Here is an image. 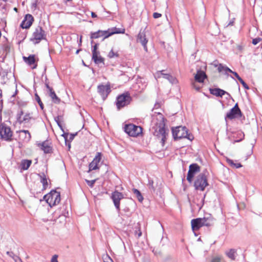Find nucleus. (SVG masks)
<instances>
[{"label": "nucleus", "mask_w": 262, "mask_h": 262, "mask_svg": "<svg viewBox=\"0 0 262 262\" xmlns=\"http://www.w3.org/2000/svg\"><path fill=\"white\" fill-rule=\"evenodd\" d=\"M222 259V256L221 255L213 256L210 262H221Z\"/></svg>", "instance_id": "f704fd0d"}, {"label": "nucleus", "mask_w": 262, "mask_h": 262, "mask_svg": "<svg viewBox=\"0 0 262 262\" xmlns=\"http://www.w3.org/2000/svg\"><path fill=\"white\" fill-rule=\"evenodd\" d=\"M239 49H241V47L239 46Z\"/></svg>", "instance_id": "e2e57ef3"}, {"label": "nucleus", "mask_w": 262, "mask_h": 262, "mask_svg": "<svg viewBox=\"0 0 262 262\" xmlns=\"http://www.w3.org/2000/svg\"><path fill=\"white\" fill-rule=\"evenodd\" d=\"M67 136H68V135H65V136H64V139H65L66 142L67 141Z\"/></svg>", "instance_id": "6e6d98bb"}, {"label": "nucleus", "mask_w": 262, "mask_h": 262, "mask_svg": "<svg viewBox=\"0 0 262 262\" xmlns=\"http://www.w3.org/2000/svg\"><path fill=\"white\" fill-rule=\"evenodd\" d=\"M119 56V54L117 53H115L113 50L108 53V57L110 58H114L115 57H118Z\"/></svg>", "instance_id": "e433bc0d"}, {"label": "nucleus", "mask_w": 262, "mask_h": 262, "mask_svg": "<svg viewBox=\"0 0 262 262\" xmlns=\"http://www.w3.org/2000/svg\"><path fill=\"white\" fill-rule=\"evenodd\" d=\"M142 235V232L141 231H140L138 233V237H140Z\"/></svg>", "instance_id": "5fc2aeb1"}, {"label": "nucleus", "mask_w": 262, "mask_h": 262, "mask_svg": "<svg viewBox=\"0 0 262 262\" xmlns=\"http://www.w3.org/2000/svg\"><path fill=\"white\" fill-rule=\"evenodd\" d=\"M86 183L87 184L91 187H93L95 182H96V180H91V181H90V180H86Z\"/></svg>", "instance_id": "a19ab883"}, {"label": "nucleus", "mask_w": 262, "mask_h": 262, "mask_svg": "<svg viewBox=\"0 0 262 262\" xmlns=\"http://www.w3.org/2000/svg\"><path fill=\"white\" fill-rule=\"evenodd\" d=\"M16 93H17V90H16L15 93L12 95V97H14L15 95L16 94Z\"/></svg>", "instance_id": "4d7b16f0"}, {"label": "nucleus", "mask_w": 262, "mask_h": 262, "mask_svg": "<svg viewBox=\"0 0 262 262\" xmlns=\"http://www.w3.org/2000/svg\"><path fill=\"white\" fill-rule=\"evenodd\" d=\"M200 170V166L196 164H192L189 166V169L187 173V180L191 183L195 172Z\"/></svg>", "instance_id": "f8f14e48"}, {"label": "nucleus", "mask_w": 262, "mask_h": 262, "mask_svg": "<svg viewBox=\"0 0 262 262\" xmlns=\"http://www.w3.org/2000/svg\"><path fill=\"white\" fill-rule=\"evenodd\" d=\"M226 161L227 163L232 167H235L236 168H238L242 167V165L239 163H235L232 160H231L229 158L226 159Z\"/></svg>", "instance_id": "2f4dec72"}, {"label": "nucleus", "mask_w": 262, "mask_h": 262, "mask_svg": "<svg viewBox=\"0 0 262 262\" xmlns=\"http://www.w3.org/2000/svg\"><path fill=\"white\" fill-rule=\"evenodd\" d=\"M7 253L8 254H9V252H7Z\"/></svg>", "instance_id": "338daca9"}, {"label": "nucleus", "mask_w": 262, "mask_h": 262, "mask_svg": "<svg viewBox=\"0 0 262 262\" xmlns=\"http://www.w3.org/2000/svg\"><path fill=\"white\" fill-rule=\"evenodd\" d=\"M239 140L235 141V142H239Z\"/></svg>", "instance_id": "69168bd1"}, {"label": "nucleus", "mask_w": 262, "mask_h": 262, "mask_svg": "<svg viewBox=\"0 0 262 262\" xmlns=\"http://www.w3.org/2000/svg\"><path fill=\"white\" fill-rule=\"evenodd\" d=\"M191 224L193 231L198 230L201 227H203L201 222V218H196L192 220Z\"/></svg>", "instance_id": "b1692460"}, {"label": "nucleus", "mask_w": 262, "mask_h": 262, "mask_svg": "<svg viewBox=\"0 0 262 262\" xmlns=\"http://www.w3.org/2000/svg\"><path fill=\"white\" fill-rule=\"evenodd\" d=\"M93 42H94L93 40H92L91 41V44H92L93 43Z\"/></svg>", "instance_id": "680f3d73"}, {"label": "nucleus", "mask_w": 262, "mask_h": 262, "mask_svg": "<svg viewBox=\"0 0 262 262\" xmlns=\"http://www.w3.org/2000/svg\"><path fill=\"white\" fill-rule=\"evenodd\" d=\"M14 9L15 11L17 10V8H15Z\"/></svg>", "instance_id": "052dcab7"}, {"label": "nucleus", "mask_w": 262, "mask_h": 262, "mask_svg": "<svg viewBox=\"0 0 262 262\" xmlns=\"http://www.w3.org/2000/svg\"><path fill=\"white\" fill-rule=\"evenodd\" d=\"M242 116V112L238 106V104L236 103L234 106L226 114L225 120L227 119L232 120L235 118H239Z\"/></svg>", "instance_id": "9b49d317"}, {"label": "nucleus", "mask_w": 262, "mask_h": 262, "mask_svg": "<svg viewBox=\"0 0 262 262\" xmlns=\"http://www.w3.org/2000/svg\"><path fill=\"white\" fill-rule=\"evenodd\" d=\"M49 96L51 98L52 101L55 103H59L60 99L57 96L54 90L49 93Z\"/></svg>", "instance_id": "c756f323"}, {"label": "nucleus", "mask_w": 262, "mask_h": 262, "mask_svg": "<svg viewBox=\"0 0 262 262\" xmlns=\"http://www.w3.org/2000/svg\"><path fill=\"white\" fill-rule=\"evenodd\" d=\"M17 120L20 124H27L30 123L31 120H34L32 113H24L22 110H20L17 114Z\"/></svg>", "instance_id": "9d476101"}, {"label": "nucleus", "mask_w": 262, "mask_h": 262, "mask_svg": "<svg viewBox=\"0 0 262 262\" xmlns=\"http://www.w3.org/2000/svg\"><path fill=\"white\" fill-rule=\"evenodd\" d=\"M13 132L11 128L5 123L0 125V136L4 140L9 141L12 140Z\"/></svg>", "instance_id": "0eeeda50"}, {"label": "nucleus", "mask_w": 262, "mask_h": 262, "mask_svg": "<svg viewBox=\"0 0 262 262\" xmlns=\"http://www.w3.org/2000/svg\"><path fill=\"white\" fill-rule=\"evenodd\" d=\"M43 199L50 206L52 207L60 202V194L59 192L56 190H52L51 192L43 196Z\"/></svg>", "instance_id": "20e7f679"}, {"label": "nucleus", "mask_w": 262, "mask_h": 262, "mask_svg": "<svg viewBox=\"0 0 262 262\" xmlns=\"http://www.w3.org/2000/svg\"><path fill=\"white\" fill-rule=\"evenodd\" d=\"M3 1H6L7 0H3Z\"/></svg>", "instance_id": "774afa93"}, {"label": "nucleus", "mask_w": 262, "mask_h": 262, "mask_svg": "<svg viewBox=\"0 0 262 262\" xmlns=\"http://www.w3.org/2000/svg\"><path fill=\"white\" fill-rule=\"evenodd\" d=\"M91 15H92V17H93V18H95V17H97L96 14L94 12H92L91 13Z\"/></svg>", "instance_id": "3c124183"}, {"label": "nucleus", "mask_w": 262, "mask_h": 262, "mask_svg": "<svg viewBox=\"0 0 262 262\" xmlns=\"http://www.w3.org/2000/svg\"><path fill=\"white\" fill-rule=\"evenodd\" d=\"M35 99L37 101V102H38V104L39 105L41 109L43 110V104L42 103V102H41V101L40 100V97H39V96L37 94H35Z\"/></svg>", "instance_id": "c9c22d12"}, {"label": "nucleus", "mask_w": 262, "mask_h": 262, "mask_svg": "<svg viewBox=\"0 0 262 262\" xmlns=\"http://www.w3.org/2000/svg\"><path fill=\"white\" fill-rule=\"evenodd\" d=\"M147 186H148L149 189H150L153 191L155 190V187L154 185V181L152 180L148 179Z\"/></svg>", "instance_id": "72a5a7b5"}, {"label": "nucleus", "mask_w": 262, "mask_h": 262, "mask_svg": "<svg viewBox=\"0 0 262 262\" xmlns=\"http://www.w3.org/2000/svg\"><path fill=\"white\" fill-rule=\"evenodd\" d=\"M137 41L141 44L145 51H147V43L148 42V39L146 38L145 32L144 30H140L139 32L137 35Z\"/></svg>", "instance_id": "ddd939ff"}, {"label": "nucleus", "mask_w": 262, "mask_h": 262, "mask_svg": "<svg viewBox=\"0 0 262 262\" xmlns=\"http://www.w3.org/2000/svg\"><path fill=\"white\" fill-rule=\"evenodd\" d=\"M132 98L127 93L122 94L117 98L116 106L118 110L127 105L131 101Z\"/></svg>", "instance_id": "1a4fd4ad"}, {"label": "nucleus", "mask_w": 262, "mask_h": 262, "mask_svg": "<svg viewBox=\"0 0 262 262\" xmlns=\"http://www.w3.org/2000/svg\"><path fill=\"white\" fill-rule=\"evenodd\" d=\"M23 59L24 61L29 66H33L32 67L33 69H36L37 68V62L38 60V58H36L35 55H30L28 57L24 56Z\"/></svg>", "instance_id": "4468645a"}, {"label": "nucleus", "mask_w": 262, "mask_h": 262, "mask_svg": "<svg viewBox=\"0 0 262 262\" xmlns=\"http://www.w3.org/2000/svg\"><path fill=\"white\" fill-rule=\"evenodd\" d=\"M225 254L229 257L231 260H234L236 258V250L234 249H230V250L225 252Z\"/></svg>", "instance_id": "bb28decb"}, {"label": "nucleus", "mask_w": 262, "mask_h": 262, "mask_svg": "<svg viewBox=\"0 0 262 262\" xmlns=\"http://www.w3.org/2000/svg\"><path fill=\"white\" fill-rule=\"evenodd\" d=\"M32 163L31 160H23L21 161V168L24 170H27Z\"/></svg>", "instance_id": "cd10ccee"}, {"label": "nucleus", "mask_w": 262, "mask_h": 262, "mask_svg": "<svg viewBox=\"0 0 262 262\" xmlns=\"http://www.w3.org/2000/svg\"><path fill=\"white\" fill-rule=\"evenodd\" d=\"M46 33L42 27L37 26L32 34L30 40L34 44H37L42 39H46Z\"/></svg>", "instance_id": "423d86ee"}, {"label": "nucleus", "mask_w": 262, "mask_h": 262, "mask_svg": "<svg viewBox=\"0 0 262 262\" xmlns=\"http://www.w3.org/2000/svg\"><path fill=\"white\" fill-rule=\"evenodd\" d=\"M71 146L70 144H69V147L70 148Z\"/></svg>", "instance_id": "0e129e2a"}, {"label": "nucleus", "mask_w": 262, "mask_h": 262, "mask_svg": "<svg viewBox=\"0 0 262 262\" xmlns=\"http://www.w3.org/2000/svg\"><path fill=\"white\" fill-rule=\"evenodd\" d=\"M124 131L130 136L137 137L142 134V128L133 124H129L125 125Z\"/></svg>", "instance_id": "6e6552de"}, {"label": "nucleus", "mask_w": 262, "mask_h": 262, "mask_svg": "<svg viewBox=\"0 0 262 262\" xmlns=\"http://www.w3.org/2000/svg\"><path fill=\"white\" fill-rule=\"evenodd\" d=\"M98 43H95V45H94L93 47L92 51L98 50Z\"/></svg>", "instance_id": "09e8293b"}, {"label": "nucleus", "mask_w": 262, "mask_h": 262, "mask_svg": "<svg viewBox=\"0 0 262 262\" xmlns=\"http://www.w3.org/2000/svg\"><path fill=\"white\" fill-rule=\"evenodd\" d=\"M38 176L40 178V182L42 184V190H46L48 186V179L45 175V174L42 172L38 174Z\"/></svg>", "instance_id": "393cba45"}, {"label": "nucleus", "mask_w": 262, "mask_h": 262, "mask_svg": "<svg viewBox=\"0 0 262 262\" xmlns=\"http://www.w3.org/2000/svg\"><path fill=\"white\" fill-rule=\"evenodd\" d=\"M201 222L203 226L209 227L213 224V219L211 216L201 218Z\"/></svg>", "instance_id": "a878e982"}, {"label": "nucleus", "mask_w": 262, "mask_h": 262, "mask_svg": "<svg viewBox=\"0 0 262 262\" xmlns=\"http://www.w3.org/2000/svg\"><path fill=\"white\" fill-rule=\"evenodd\" d=\"M123 198V195L121 192L115 191L112 193V199L113 201L114 205L118 211L120 210V201Z\"/></svg>", "instance_id": "2eb2a0df"}, {"label": "nucleus", "mask_w": 262, "mask_h": 262, "mask_svg": "<svg viewBox=\"0 0 262 262\" xmlns=\"http://www.w3.org/2000/svg\"><path fill=\"white\" fill-rule=\"evenodd\" d=\"M124 29L121 30L120 29L117 28H114L111 30L110 29L107 31L99 30L97 32H91V38L93 39L102 37V40H103L104 39L114 34L124 33Z\"/></svg>", "instance_id": "f03ea898"}, {"label": "nucleus", "mask_w": 262, "mask_h": 262, "mask_svg": "<svg viewBox=\"0 0 262 262\" xmlns=\"http://www.w3.org/2000/svg\"><path fill=\"white\" fill-rule=\"evenodd\" d=\"M103 259L104 262H113V260L108 254L104 255Z\"/></svg>", "instance_id": "4c0bfd02"}, {"label": "nucleus", "mask_w": 262, "mask_h": 262, "mask_svg": "<svg viewBox=\"0 0 262 262\" xmlns=\"http://www.w3.org/2000/svg\"><path fill=\"white\" fill-rule=\"evenodd\" d=\"M98 55H100V52L99 51H92V58H96Z\"/></svg>", "instance_id": "37998d69"}, {"label": "nucleus", "mask_w": 262, "mask_h": 262, "mask_svg": "<svg viewBox=\"0 0 262 262\" xmlns=\"http://www.w3.org/2000/svg\"><path fill=\"white\" fill-rule=\"evenodd\" d=\"M80 42H81V37H80Z\"/></svg>", "instance_id": "bf43d9fd"}, {"label": "nucleus", "mask_w": 262, "mask_h": 262, "mask_svg": "<svg viewBox=\"0 0 262 262\" xmlns=\"http://www.w3.org/2000/svg\"><path fill=\"white\" fill-rule=\"evenodd\" d=\"M238 81L241 82V83L243 85V86L244 87L245 89H249L248 85L241 78L239 79H238Z\"/></svg>", "instance_id": "ea45409f"}, {"label": "nucleus", "mask_w": 262, "mask_h": 262, "mask_svg": "<svg viewBox=\"0 0 262 262\" xmlns=\"http://www.w3.org/2000/svg\"><path fill=\"white\" fill-rule=\"evenodd\" d=\"M37 6L36 2L32 4V7L36 8Z\"/></svg>", "instance_id": "603ef678"}, {"label": "nucleus", "mask_w": 262, "mask_h": 262, "mask_svg": "<svg viewBox=\"0 0 262 262\" xmlns=\"http://www.w3.org/2000/svg\"><path fill=\"white\" fill-rule=\"evenodd\" d=\"M196 81H191V85H192V86L196 90V91H199L200 89L201 88V87L198 85L196 83Z\"/></svg>", "instance_id": "58836bf2"}, {"label": "nucleus", "mask_w": 262, "mask_h": 262, "mask_svg": "<svg viewBox=\"0 0 262 262\" xmlns=\"http://www.w3.org/2000/svg\"><path fill=\"white\" fill-rule=\"evenodd\" d=\"M101 159V152H97L93 160L89 164V171L99 169L98 164Z\"/></svg>", "instance_id": "dca6fc26"}, {"label": "nucleus", "mask_w": 262, "mask_h": 262, "mask_svg": "<svg viewBox=\"0 0 262 262\" xmlns=\"http://www.w3.org/2000/svg\"><path fill=\"white\" fill-rule=\"evenodd\" d=\"M92 60L97 64H104V59L100 55L96 56V58H92Z\"/></svg>", "instance_id": "7c9ffc66"}, {"label": "nucleus", "mask_w": 262, "mask_h": 262, "mask_svg": "<svg viewBox=\"0 0 262 262\" xmlns=\"http://www.w3.org/2000/svg\"><path fill=\"white\" fill-rule=\"evenodd\" d=\"M47 79L46 78L45 85H46V88L48 90V93H49L50 92L52 91L53 90L51 87H50L49 86V83L47 82Z\"/></svg>", "instance_id": "c03bdc74"}, {"label": "nucleus", "mask_w": 262, "mask_h": 262, "mask_svg": "<svg viewBox=\"0 0 262 262\" xmlns=\"http://www.w3.org/2000/svg\"><path fill=\"white\" fill-rule=\"evenodd\" d=\"M161 16V14H160V13H157V12H155L153 14V17L155 18H158L160 17Z\"/></svg>", "instance_id": "49530a36"}, {"label": "nucleus", "mask_w": 262, "mask_h": 262, "mask_svg": "<svg viewBox=\"0 0 262 262\" xmlns=\"http://www.w3.org/2000/svg\"><path fill=\"white\" fill-rule=\"evenodd\" d=\"M19 135L20 136H24V140L26 142L29 141L31 138L30 133L27 130H20Z\"/></svg>", "instance_id": "c85d7f7f"}, {"label": "nucleus", "mask_w": 262, "mask_h": 262, "mask_svg": "<svg viewBox=\"0 0 262 262\" xmlns=\"http://www.w3.org/2000/svg\"><path fill=\"white\" fill-rule=\"evenodd\" d=\"M165 119L161 114H158L156 118V122L155 126H153V134L159 139L161 140L163 144L168 135L165 129Z\"/></svg>", "instance_id": "f257e3e1"}, {"label": "nucleus", "mask_w": 262, "mask_h": 262, "mask_svg": "<svg viewBox=\"0 0 262 262\" xmlns=\"http://www.w3.org/2000/svg\"><path fill=\"white\" fill-rule=\"evenodd\" d=\"M261 38L260 37H257L252 40V43L254 45H257L258 42H259L261 40Z\"/></svg>", "instance_id": "79ce46f5"}, {"label": "nucleus", "mask_w": 262, "mask_h": 262, "mask_svg": "<svg viewBox=\"0 0 262 262\" xmlns=\"http://www.w3.org/2000/svg\"><path fill=\"white\" fill-rule=\"evenodd\" d=\"M80 50H81V49H78V50H77L76 51V54H78L79 53V51H80Z\"/></svg>", "instance_id": "864d4df0"}, {"label": "nucleus", "mask_w": 262, "mask_h": 262, "mask_svg": "<svg viewBox=\"0 0 262 262\" xmlns=\"http://www.w3.org/2000/svg\"><path fill=\"white\" fill-rule=\"evenodd\" d=\"M210 93L212 95L220 97H222L225 94L230 96V94L228 92L219 88L210 89Z\"/></svg>", "instance_id": "5701e85b"}, {"label": "nucleus", "mask_w": 262, "mask_h": 262, "mask_svg": "<svg viewBox=\"0 0 262 262\" xmlns=\"http://www.w3.org/2000/svg\"><path fill=\"white\" fill-rule=\"evenodd\" d=\"M215 66L218 67L217 70L220 73L224 72V74L225 75H227V72H230L231 73H232L238 80L241 78V77L236 72L232 71L228 67H227L226 66H224L223 64L220 63L219 65H215Z\"/></svg>", "instance_id": "aec40b11"}, {"label": "nucleus", "mask_w": 262, "mask_h": 262, "mask_svg": "<svg viewBox=\"0 0 262 262\" xmlns=\"http://www.w3.org/2000/svg\"><path fill=\"white\" fill-rule=\"evenodd\" d=\"M206 78L207 75L204 71L198 70L194 76V80L193 81L199 83H203L205 79Z\"/></svg>", "instance_id": "4be33fe9"}, {"label": "nucleus", "mask_w": 262, "mask_h": 262, "mask_svg": "<svg viewBox=\"0 0 262 262\" xmlns=\"http://www.w3.org/2000/svg\"><path fill=\"white\" fill-rule=\"evenodd\" d=\"M55 120L57 122L58 126H60V127H61V125L60 124V121H59V117L57 116V117H56L55 118Z\"/></svg>", "instance_id": "de8ad7c7"}, {"label": "nucleus", "mask_w": 262, "mask_h": 262, "mask_svg": "<svg viewBox=\"0 0 262 262\" xmlns=\"http://www.w3.org/2000/svg\"><path fill=\"white\" fill-rule=\"evenodd\" d=\"M207 173V171L203 172L196 177L194 184L195 189L203 191L205 187L208 185Z\"/></svg>", "instance_id": "39448f33"}, {"label": "nucleus", "mask_w": 262, "mask_h": 262, "mask_svg": "<svg viewBox=\"0 0 262 262\" xmlns=\"http://www.w3.org/2000/svg\"><path fill=\"white\" fill-rule=\"evenodd\" d=\"M51 142L49 141H45L42 143H37V146L39 147L45 154H50L52 152L53 148L51 146Z\"/></svg>", "instance_id": "6ab92c4d"}, {"label": "nucleus", "mask_w": 262, "mask_h": 262, "mask_svg": "<svg viewBox=\"0 0 262 262\" xmlns=\"http://www.w3.org/2000/svg\"><path fill=\"white\" fill-rule=\"evenodd\" d=\"M98 91L101 96L103 100L107 97L108 94L111 92L110 86L108 85H101L98 86Z\"/></svg>", "instance_id": "a211bd4d"}, {"label": "nucleus", "mask_w": 262, "mask_h": 262, "mask_svg": "<svg viewBox=\"0 0 262 262\" xmlns=\"http://www.w3.org/2000/svg\"><path fill=\"white\" fill-rule=\"evenodd\" d=\"M58 255H54L51 259V262H58L57 260Z\"/></svg>", "instance_id": "a18cd8bd"}, {"label": "nucleus", "mask_w": 262, "mask_h": 262, "mask_svg": "<svg viewBox=\"0 0 262 262\" xmlns=\"http://www.w3.org/2000/svg\"><path fill=\"white\" fill-rule=\"evenodd\" d=\"M163 70L157 72L155 75V78H160L162 77L168 80L171 83L173 84L177 82L176 78L169 74H165L163 73Z\"/></svg>", "instance_id": "f3484780"}, {"label": "nucleus", "mask_w": 262, "mask_h": 262, "mask_svg": "<svg viewBox=\"0 0 262 262\" xmlns=\"http://www.w3.org/2000/svg\"><path fill=\"white\" fill-rule=\"evenodd\" d=\"M76 135V134H70L69 136V140L71 141L73 140Z\"/></svg>", "instance_id": "8fccbe9b"}, {"label": "nucleus", "mask_w": 262, "mask_h": 262, "mask_svg": "<svg viewBox=\"0 0 262 262\" xmlns=\"http://www.w3.org/2000/svg\"><path fill=\"white\" fill-rule=\"evenodd\" d=\"M33 21V17L31 14H28L21 22L20 26L23 29H28L31 27Z\"/></svg>", "instance_id": "412c9836"}, {"label": "nucleus", "mask_w": 262, "mask_h": 262, "mask_svg": "<svg viewBox=\"0 0 262 262\" xmlns=\"http://www.w3.org/2000/svg\"><path fill=\"white\" fill-rule=\"evenodd\" d=\"M134 193L136 195V197L140 202H142L143 200V198L141 192L137 189L134 188L133 189Z\"/></svg>", "instance_id": "473e14b6"}, {"label": "nucleus", "mask_w": 262, "mask_h": 262, "mask_svg": "<svg viewBox=\"0 0 262 262\" xmlns=\"http://www.w3.org/2000/svg\"><path fill=\"white\" fill-rule=\"evenodd\" d=\"M172 135L174 139L187 138L190 140L193 139L192 135L189 134L185 126H179L172 128Z\"/></svg>", "instance_id": "7ed1b4c3"}, {"label": "nucleus", "mask_w": 262, "mask_h": 262, "mask_svg": "<svg viewBox=\"0 0 262 262\" xmlns=\"http://www.w3.org/2000/svg\"><path fill=\"white\" fill-rule=\"evenodd\" d=\"M232 25V22H230L229 24H228V26L229 25Z\"/></svg>", "instance_id": "13d9d810"}]
</instances>
